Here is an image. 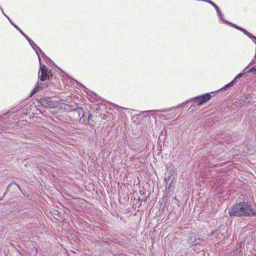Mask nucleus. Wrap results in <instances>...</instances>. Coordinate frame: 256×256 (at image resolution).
Here are the masks:
<instances>
[{
	"instance_id": "2",
	"label": "nucleus",
	"mask_w": 256,
	"mask_h": 256,
	"mask_svg": "<svg viewBox=\"0 0 256 256\" xmlns=\"http://www.w3.org/2000/svg\"><path fill=\"white\" fill-rule=\"evenodd\" d=\"M211 98V96L209 94L198 96L192 99V101L194 102V104L200 106L207 102Z\"/></svg>"
},
{
	"instance_id": "9",
	"label": "nucleus",
	"mask_w": 256,
	"mask_h": 256,
	"mask_svg": "<svg viewBox=\"0 0 256 256\" xmlns=\"http://www.w3.org/2000/svg\"><path fill=\"white\" fill-rule=\"evenodd\" d=\"M249 72H252L256 74V66H255L254 67H252V68H251L249 70Z\"/></svg>"
},
{
	"instance_id": "17",
	"label": "nucleus",
	"mask_w": 256,
	"mask_h": 256,
	"mask_svg": "<svg viewBox=\"0 0 256 256\" xmlns=\"http://www.w3.org/2000/svg\"><path fill=\"white\" fill-rule=\"evenodd\" d=\"M240 76H241V75H240V74H239V76H236V78H239V77H240Z\"/></svg>"
},
{
	"instance_id": "20",
	"label": "nucleus",
	"mask_w": 256,
	"mask_h": 256,
	"mask_svg": "<svg viewBox=\"0 0 256 256\" xmlns=\"http://www.w3.org/2000/svg\"><path fill=\"white\" fill-rule=\"evenodd\" d=\"M252 62H253V60L252 62H250V64H252Z\"/></svg>"
},
{
	"instance_id": "18",
	"label": "nucleus",
	"mask_w": 256,
	"mask_h": 256,
	"mask_svg": "<svg viewBox=\"0 0 256 256\" xmlns=\"http://www.w3.org/2000/svg\"><path fill=\"white\" fill-rule=\"evenodd\" d=\"M20 32V31H22L20 28H19V30H18Z\"/></svg>"
},
{
	"instance_id": "8",
	"label": "nucleus",
	"mask_w": 256,
	"mask_h": 256,
	"mask_svg": "<svg viewBox=\"0 0 256 256\" xmlns=\"http://www.w3.org/2000/svg\"><path fill=\"white\" fill-rule=\"evenodd\" d=\"M20 33L26 38L28 41L29 43H32V40L30 38L26 36L22 31H20Z\"/></svg>"
},
{
	"instance_id": "11",
	"label": "nucleus",
	"mask_w": 256,
	"mask_h": 256,
	"mask_svg": "<svg viewBox=\"0 0 256 256\" xmlns=\"http://www.w3.org/2000/svg\"><path fill=\"white\" fill-rule=\"evenodd\" d=\"M0 9L2 10V13L4 14V16H6L8 18V20H10V22L11 24L14 26V23H13V22H12L10 20V18H8L6 16V14L4 13V12L3 11L2 8L0 6Z\"/></svg>"
},
{
	"instance_id": "5",
	"label": "nucleus",
	"mask_w": 256,
	"mask_h": 256,
	"mask_svg": "<svg viewBox=\"0 0 256 256\" xmlns=\"http://www.w3.org/2000/svg\"><path fill=\"white\" fill-rule=\"evenodd\" d=\"M30 44L31 45V46L32 47V48L36 50L38 56H40V55L38 54V51H40V52H42L44 55V53L41 50L40 48L38 46H37L36 44H35L34 43V42L33 41H32V43H30Z\"/></svg>"
},
{
	"instance_id": "1",
	"label": "nucleus",
	"mask_w": 256,
	"mask_h": 256,
	"mask_svg": "<svg viewBox=\"0 0 256 256\" xmlns=\"http://www.w3.org/2000/svg\"><path fill=\"white\" fill-rule=\"evenodd\" d=\"M230 216H250L256 214V206L248 202L236 204L228 210Z\"/></svg>"
},
{
	"instance_id": "10",
	"label": "nucleus",
	"mask_w": 256,
	"mask_h": 256,
	"mask_svg": "<svg viewBox=\"0 0 256 256\" xmlns=\"http://www.w3.org/2000/svg\"><path fill=\"white\" fill-rule=\"evenodd\" d=\"M218 16L220 18V20L223 21V22H225L224 19V18H223V15L221 13V12H220V13H218Z\"/></svg>"
},
{
	"instance_id": "16",
	"label": "nucleus",
	"mask_w": 256,
	"mask_h": 256,
	"mask_svg": "<svg viewBox=\"0 0 256 256\" xmlns=\"http://www.w3.org/2000/svg\"><path fill=\"white\" fill-rule=\"evenodd\" d=\"M160 112H166V110H160Z\"/></svg>"
},
{
	"instance_id": "3",
	"label": "nucleus",
	"mask_w": 256,
	"mask_h": 256,
	"mask_svg": "<svg viewBox=\"0 0 256 256\" xmlns=\"http://www.w3.org/2000/svg\"><path fill=\"white\" fill-rule=\"evenodd\" d=\"M38 60L40 64V70L38 72L39 78L40 79V80L44 81L47 78L48 74L46 69V66L42 64L41 58L40 56H38Z\"/></svg>"
},
{
	"instance_id": "12",
	"label": "nucleus",
	"mask_w": 256,
	"mask_h": 256,
	"mask_svg": "<svg viewBox=\"0 0 256 256\" xmlns=\"http://www.w3.org/2000/svg\"><path fill=\"white\" fill-rule=\"evenodd\" d=\"M217 238L218 239V240H220L224 238V236L223 234H221L220 236H218Z\"/></svg>"
},
{
	"instance_id": "4",
	"label": "nucleus",
	"mask_w": 256,
	"mask_h": 256,
	"mask_svg": "<svg viewBox=\"0 0 256 256\" xmlns=\"http://www.w3.org/2000/svg\"><path fill=\"white\" fill-rule=\"evenodd\" d=\"M234 26L235 28H236L238 29L242 30L246 34L248 35L249 37L252 38L253 41L256 44V38L255 36H252L250 34L248 33L246 30L244 29L241 28L238 26H236V25H234Z\"/></svg>"
},
{
	"instance_id": "15",
	"label": "nucleus",
	"mask_w": 256,
	"mask_h": 256,
	"mask_svg": "<svg viewBox=\"0 0 256 256\" xmlns=\"http://www.w3.org/2000/svg\"><path fill=\"white\" fill-rule=\"evenodd\" d=\"M14 27H15V28H16L18 30H19V28H19L17 26H16V24H14Z\"/></svg>"
},
{
	"instance_id": "7",
	"label": "nucleus",
	"mask_w": 256,
	"mask_h": 256,
	"mask_svg": "<svg viewBox=\"0 0 256 256\" xmlns=\"http://www.w3.org/2000/svg\"><path fill=\"white\" fill-rule=\"evenodd\" d=\"M38 85L37 86H36V88L32 90V94H35L38 91L39 89H41V88H43V87L40 85V84H40L39 82H38Z\"/></svg>"
},
{
	"instance_id": "13",
	"label": "nucleus",
	"mask_w": 256,
	"mask_h": 256,
	"mask_svg": "<svg viewBox=\"0 0 256 256\" xmlns=\"http://www.w3.org/2000/svg\"><path fill=\"white\" fill-rule=\"evenodd\" d=\"M218 232V230L216 231V232H212L211 234L210 235V236H211L212 235H213V234H217Z\"/></svg>"
},
{
	"instance_id": "14",
	"label": "nucleus",
	"mask_w": 256,
	"mask_h": 256,
	"mask_svg": "<svg viewBox=\"0 0 256 256\" xmlns=\"http://www.w3.org/2000/svg\"><path fill=\"white\" fill-rule=\"evenodd\" d=\"M232 84H233V82H230L229 84H227V85L226 86H232Z\"/></svg>"
},
{
	"instance_id": "6",
	"label": "nucleus",
	"mask_w": 256,
	"mask_h": 256,
	"mask_svg": "<svg viewBox=\"0 0 256 256\" xmlns=\"http://www.w3.org/2000/svg\"><path fill=\"white\" fill-rule=\"evenodd\" d=\"M204 1L210 4H211V6H213L216 10L217 13H220V10L219 8L214 2H212V1H211L210 0H204Z\"/></svg>"
},
{
	"instance_id": "19",
	"label": "nucleus",
	"mask_w": 256,
	"mask_h": 256,
	"mask_svg": "<svg viewBox=\"0 0 256 256\" xmlns=\"http://www.w3.org/2000/svg\"><path fill=\"white\" fill-rule=\"evenodd\" d=\"M150 111H146L144 112H150Z\"/></svg>"
}]
</instances>
